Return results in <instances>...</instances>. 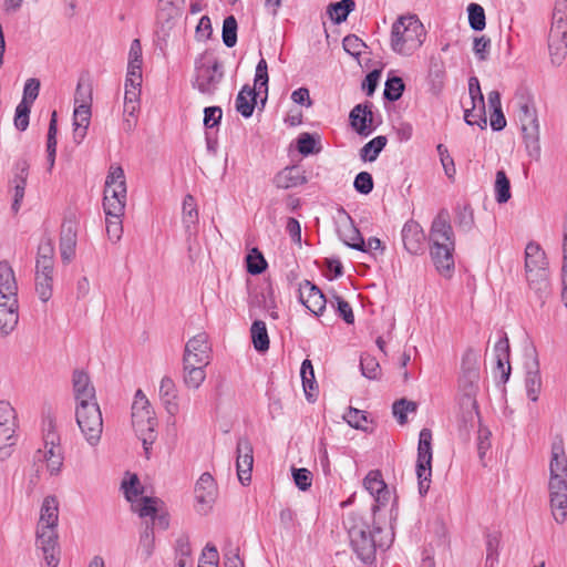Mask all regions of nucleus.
<instances>
[{"label": "nucleus", "instance_id": "f257e3e1", "mask_svg": "<svg viewBox=\"0 0 567 567\" xmlns=\"http://www.w3.org/2000/svg\"><path fill=\"white\" fill-rule=\"evenodd\" d=\"M548 491L554 519L563 524L567 518V455L561 437L551 443Z\"/></svg>", "mask_w": 567, "mask_h": 567}, {"label": "nucleus", "instance_id": "f03ea898", "mask_svg": "<svg viewBox=\"0 0 567 567\" xmlns=\"http://www.w3.org/2000/svg\"><path fill=\"white\" fill-rule=\"evenodd\" d=\"M59 502L55 496H47L40 508L37 525L35 545L42 551L43 559L49 567H56L60 563L58 546Z\"/></svg>", "mask_w": 567, "mask_h": 567}, {"label": "nucleus", "instance_id": "7ed1b4c3", "mask_svg": "<svg viewBox=\"0 0 567 567\" xmlns=\"http://www.w3.org/2000/svg\"><path fill=\"white\" fill-rule=\"evenodd\" d=\"M425 30L416 16H402L392 24L391 49L401 55H411L425 40Z\"/></svg>", "mask_w": 567, "mask_h": 567}, {"label": "nucleus", "instance_id": "20e7f679", "mask_svg": "<svg viewBox=\"0 0 567 567\" xmlns=\"http://www.w3.org/2000/svg\"><path fill=\"white\" fill-rule=\"evenodd\" d=\"M132 425L143 443L146 454L156 440L157 425L151 403L142 390H137L132 404Z\"/></svg>", "mask_w": 567, "mask_h": 567}, {"label": "nucleus", "instance_id": "39448f33", "mask_svg": "<svg viewBox=\"0 0 567 567\" xmlns=\"http://www.w3.org/2000/svg\"><path fill=\"white\" fill-rule=\"evenodd\" d=\"M127 189L124 169L111 165L105 179L103 208L106 216L123 217L126 206Z\"/></svg>", "mask_w": 567, "mask_h": 567}, {"label": "nucleus", "instance_id": "423d86ee", "mask_svg": "<svg viewBox=\"0 0 567 567\" xmlns=\"http://www.w3.org/2000/svg\"><path fill=\"white\" fill-rule=\"evenodd\" d=\"M518 120L526 151L530 157L538 159L542 151L539 120L536 106L530 99L522 97L518 101Z\"/></svg>", "mask_w": 567, "mask_h": 567}, {"label": "nucleus", "instance_id": "0eeeda50", "mask_svg": "<svg viewBox=\"0 0 567 567\" xmlns=\"http://www.w3.org/2000/svg\"><path fill=\"white\" fill-rule=\"evenodd\" d=\"M350 544L358 558L365 564L375 559L377 544L374 540V532L380 533L378 527H371L362 520L353 519L347 525Z\"/></svg>", "mask_w": 567, "mask_h": 567}, {"label": "nucleus", "instance_id": "6e6552de", "mask_svg": "<svg viewBox=\"0 0 567 567\" xmlns=\"http://www.w3.org/2000/svg\"><path fill=\"white\" fill-rule=\"evenodd\" d=\"M75 420L87 444L96 446L103 433V417L99 403L76 404Z\"/></svg>", "mask_w": 567, "mask_h": 567}, {"label": "nucleus", "instance_id": "1a4fd4ad", "mask_svg": "<svg viewBox=\"0 0 567 567\" xmlns=\"http://www.w3.org/2000/svg\"><path fill=\"white\" fill-rule=\"evenodd\" d=\"M480 383V367L477 355L473 350H467L462 358L458 389L466 399L467 404L476 409V394Z\"/></svg>", "mask_w": 567, "mask_h": 567}, {"label": "nucleus", "instance_id": "9d476101", "mask_svg": "<svg viewBox=\"0 0 567 567\" xmlns=\"http://www.w3.org/2000/svg\"><path fill=\"white\" fill-rule=\"evenodd\" d=\"M224 76L221 63L214 56H203L196 61L194 87L200 93L212 95Z\"/></svg>", "mask_w": 567, "mask_h": 567}, {"label": "nucleus", "instance_id": "9b49d317", "mask_svg": "<svg viewBox=\"0 0 567 567\" xmlns=\"http://www.w3.org/2000/svg\"><path fill=\"white\" fill-rule=\"evenodd\" d=\"M416 476L419 493L424 496L430 488L432 476V432L430 429H422L419 435Z\"/></svg>", "mask_w": 567, "mask_h": 567}, {"label": "nucleus", "instance_id": "f8f14e48", "mask_svg": "<svg viewBox=\"0 0 567 567\" xmlns=\"http://www.w3.org/2000/svg\"><path fill=\"white\" fill-rule=\"evenodd\" d=\"M17 415L14 409L7 401H0V460L11 455L16 444Z\"/></svg>", "mask_w": 567, "mask_h": 567}, {"label": "nucleus", "instance_id": "ddd939ff", "mask_svg": "<svg viewBox=\"0 0 567 567\" xmlns=\"http://www.w3.org/2000/svg\"><path fill=\"white\" fill-rule=\"evenodd\" d=\"M210 347L208 337L202 332L189 339L185 346L183 362L207 365L209 363Z\"/></svg>", "mask_w": 567, "mask_h": 567}, {"label": "nucleus", "instance_id": "4468645a", "mask_svg": "<svg viewBox=\"0 0 567 567\" xmlns=\"http://www.w3.org/2000/svg\"><path fill=\"white\" fill-rule=\"evenodd\" d=\"M237 476L243 485L251 481V470L254 464L252 445L247 437H239L237 441Z\"/></svg>", "mask_w": 567, "mask_h": 567}, {"label": "nucleus", "instance_id": "2eb2a0df", "mask_svg": "<svg viewBox=\"0 0 567 567\" xmlns=\"http://www.w3.org/2000/svg\"><path fill=\"white\" fill-rule=\"evenodd\" d=\"M183 225L187 236L189 257L193 258L196 250L193 241L197 236L198 210L195 198L189 194L183 200Z\"/></svg>", "mask_w": 567, "mask_h": 567}, {"label": "nucleus", "instance_id": "dca6fc26", "mask_svg": "<svg viewBox=\"0 0 567 567\" xmlns=\"http://www.w3.org/2000/svg\"><path fill=\"white\" fill-rule=\"evenodd\" d=\"M430 243L431 247L455 244L453 228L449 220V214L444 210L440 212L432 221Z\"/></svg>", "mask_w": 567, "mask_h": 567}, {"label": "nucleus", "instance_id": "f3484780", "mask_svg": "<svg viewBox=\"0 0 567 567\" xmlns=\"http://www.w3.org/2000/svg\"><path fill=\"white\" fill-rule=\"evenodd\" d=\"M159 499L155 497L144 496L141 498L136 505H133V511L138 513L140 517L147 518L150 517L152 523L151 527H158L161 529H166L169 525L168 516L165 513L158 512Z\"/></svg>", "mask_w": 567, "mask_h": 567}, {"label": "nucleus", "instance_id": "a211bd4d", "mask_svg": "<svg viewBox=\"0 0 567 567\" xmlns=\"http://www.w3.org/2000/svg\"><path fill=\"white\" fill-rule=\"evenodd\" d=\"M299 299L316 316L322 315L327 306V299L322 291L309 280L300 284Z\"/></svg>", "mask_w": 567, "mask_h": 567}, {"label": "nucleus", "instance_id": "6ab92c4d", "mask_svg": "<svg viewBox=\"0 0 567 567\" xmlns=\"http://www.w3.org/2000/svg\"><path fill=\"white\" fill-rule=\"evenodd\" d=\"M405 250L411 255H420L424 251L425 234L415 220H408L401 231Z\"/></svg>", "mask_w": 567, "mask_h": 567}, {"label": "nucleus", "instance_id": "aec40b11", "mask_svg": "<svg viewBox=\"0 0 567 567\" xmlns=\"http://www.w3.org/2000/svg\"><path fill=\"white\" fill-rule=\"evenodd\" d=\"M194 493L197 504L202 506L199 511L205 512L210 508L217 496L214 477L207 472L203 473L195 484Z\"/></svg>", "mask_w": 567, "mask_h": 567}, {"label": "nucleus", "instance_id": "412c9836", "mask_svg": "<svg viewBox=\"0 0 567 567\" xmlns=\"http://www.w3.org/2000/svg\"><path fill=\"white\" fill-rule=\"evenodd\" d=\"M72 384L76 404H89L90 402H97L95 388L86 372L82 370H75L72 377Z\"/></svg>", "mask_w": 567, "mask_h": 567}, {"label": "nucleus", "instance_id": "4be33fe9", "mask_svg": "<svg viewBox=\"0 0 567 567\" xmlns=\"http://www.w3.org/2000/svg\"><path fill=\"white\" fill-rule=\"evenodd\" d=\"M19 321V300H0V336H9Z\"/></svg>", "mask_w": 567, "mask_h": 567}, {"label": "nucleus", "instance_id": "5701e85b", "mask_svg": "<svg viewBox=\"0 0 567 567\" xmlns=\"http://www.w3.org/2000/svg\"><path fill=\"white\" fill-rule=\"evenodd\" d=\"M454 249L455 244L430 248V254L434 266L442 276L450 277L454 270Z\"/></svg>", "mask_w": 567, "mask_h": 567}, {"label": "nucleus", "instance_id": "b1692460", "mask_svg": "<svg viewBox=\"0 0 567 567\" xmlns=\"http://www.w3.org/2000/svg\"><path fill=\"white\" fill-rule=\"evenodd\" d=\"M0 300H18L16 274L7 260L0 261Z\"/></svg>", "mask_w": 567, "mask_h": 567}, {"label": "nucleus", "instance_id": "393cba45", "mask_svg": "<svg viewBox=\"0 0 567 567\" xmlns=\"http://www.w3.org/2000/svg\"><path fill=\"white\" fill-rule=\"evenodd\" d=\"M54 268L35 267V292L42 302H48L53 295Z\"/></svg>", "mask_w": 567, "mask_h": 567}, {"label": "nucleus", "instance_id": "a878e982", "mask_svg": "<svg viewBox=\"0 0 567 567\" xmlns=\"http://www.w3.org/2000/svg\"><path fill=\"white\" fill-rule=\"evenodd\" d=\"M349 118L351 126L358 134L362 136H368L371 133V123L373 114L368 105H355L351 110Z\"/></svg>", "mask_w": 567, "mask_h": 567}, {"label": "nucleus", "instance_id": "bb28decb", "mask_svg": "<svg viewBox=\"0 0 567 567\" xmlns=\"http://www.w3.org/2000/svg\"><path fill=\"white\" fill-rule=\"evenodd\" d=\"M494 353L496 359V368L501 372L502 383H506L511 375L509 364V342L507 336H504L495 343Z\"/></svg>", "mask_w": 567, "mask_h": 567}, {"label": "nucleus", "instance_id": "cd10ccee", "mask_svg": "<svg viewBox=\"0 0 567 567\" xmlns=\"http://www.w3.org/2000/svg\"><path fill=\"white\" fill-rule=\"evenodd\" d=\"M307 182L303 172L297 166H288L281 169L274 177V184L277 188L288 189L300 186Z\"/></svg>", "mask_w": 567, "mask_h": 567}, {"label": "nucleus", "instance_id": "c85d7f7f", "mask_svg": "<svg viewBox=\"0 0 567 567\" xmlns=\"http://www.w3.org/2000/svg\"><path fill=\"white\" fill-rule=\"evenodd\" d=\"M364 487L369 493L375 497L380 506H384L389 499L390 492L383 482L381 474L377 471L370 472L364 478Z\"/></svg>", "mask_w": 567, "mask_h": 567}, {"label": "nucleus", "instance_id": "c756f323", "mask_svg": "<svg viewBox=\"0 0 567 567\" xmlns=\"http://www.w3.org/2000/svg\"><path fill=\"white\" fill-rule=\"evenodd\" d=\"M159 398L166 411L171 415L178 412L177 390L174 381L169 377H164L159 384Z\"/></svg>", "mask_w": 567, "mask_h": 567}, {"label": "nucleus", "instance_id": "7c9ffc66", "mask_svg": "<svg viewBox=\"0 0 567 567\" xmlns=\"http://www.w3.org/2000/svg\"><path fill=\"white\" fill-rule=\"evenodd\" d=\"M548 268L546 255L536 243H529L525 248V270L526 272L538 271Z\"/></svg>", "mask_w": 567, "mask_h": 567}, {"label": "nucleus", "instance_id": "2f4dec72", "mask_svg": "<svg viewBox=\"0 0 567 567\" xmlns=\"http://www.w3.org/2000/svg\"><path fill=\"white\" fill-rule=\"evenodd\" d=\"M257 94V91L248 84L241 87L235 101L236 111L241 116L248 118L252 115Z\"/></svg>", "mask_w": 567, "mask_h": 567}, {"label": "nucleus", "instance_id": "473e14b6", "mask_svg": "<svg viewBox=\"0 0 567 567\" xmlns=\"http://www.w3.org/2000/svg\"><path fill=\"white\" fill-rule=\"evenodd\" d=\"M529 288L537 293L538 298L544 300L550 292L548 268L526 272Z\"/></svg>", "mask_w": 567, "mask_h": 567}, {"label": "nucleus", "instance_id": "72a5a7b5", "mask_svg": "<svg viewBox=\"0 0 567 567\" xmlns=\"http://www.w3.org/2000/svg\"><path fill=\"white\" fill-rule=\"evenodd\" d=\"M548 50L551 63L559 66L567 55V34L549 33Z\"/></svg>", "mask_w": 567, "mask_h": 567}, {"label": "nucleus", "instance_id": "f704fd0d", "mask_svg": "<svg viewBox=\"0 0 567 567\" xmlns=\"http://www.w3.org/2000/svg\"><path fill=\"white\" fill-rule=\"evenodd\" d=\"M185 0H159L158 19L169 23L183 14Z\"/></svg>", "mask_w": 567, "mask_h": 567}, {"label": "nucleus", "instance_id": "c9c22d12", "mask_svg": "<svg viewBox=\"0 0 567 567\" xmlns=\"http://www.w3.org/2000/svg\"><path fill=\"white\" fill-rule=\"evenodd\" d=\"M339 236L342 241L352 249L360 251V249L364 247V239L350 218L347 224L339 228Z\"/></svg>", "mask_w": 567, "mask_h": 567}, {"label": "nucleus", "instance_id": "e433bc0d", "mask_svg": "<svg viewBox=\"0 0 567 567\" xmlns=\"http://www.w3.org/2000/svg\"><path fill=\"white\" fill-rule=\"evenodd\" d=\"M76 234L72 226L63 227L60 238V254L62 261L69 264L75 255Z\"/></svg>", "mask_w": 567, "mask_h": 567}, {"label": "nucleus", "instance_id": "4c0bfd02", "mask_svg": "<svg viewBox=\"0 0 567 567\" xmlns=\"http://www.w3.org/2000/svg\"><path fill=\"white\" fill-rule=\"evenodd\" d=\"M184 363V383L189 389H198L206 379V372L204 368L198 363Z\"/></svg>", "mask_w": 567, "mask_h": 567}, {"label": "nucleus", "instance_id": "58836bf2", "mask_svg": "<svg viewBox=\"0 0 567 567\" xmlns=\"http://www.w3.org/2000/svg\"><path fill=\"white\" fill-rule=\"evenodd\" d=\"M525 386L527 396L532 401L536 402L542 389V378L538 368V361L536 359L533 362V367L526 373Z\"/></svg>", "mask_w": 567, "mask_h": 567}, {"label": "nucleus", "instance_id": "ea45409f", "mask_svg": "<svg viewBox=\"0 0 567 567\" xmlns=\"http://www.w3.org/2000/svg\"><path fill=\"white\" fill-rule=\"evenodd\" d=\"M250 333L254 348L257 351L265 352L269 349V337L264 321L255 320L251 324Z\"/></svg>", "mask_w": 567, "mask_h": 567}, {"label": "nucleus", "instance_id": "a19ab883", "mask_svg": "<svg viewBox=\"0 0 567 567\" xmlns=\"http://www.w3.org/2000/svg\"><path fill=\"white\" fill-rule=\"evenodd\" d=\"M35 267L54 268V245L50 238L40 241Z\"/></svg>", "mask_w": 567, "mask_h": 567}, {"label": "nucleus", "instance_id": "79ce46f5", "mask_svg": "<svg viewBox=\"0 0 567 567\" xmlns=\"http://www.w3.org/2000/svg\"><path fill=\"white\" fill-rule=\"evenodd\" d=\"M154 548H155V536H154L153 527H151L150 523L146 522L144 530L141 533V536H140L137 553L144 560H146L153 555Z\"/></svg>", "mask_w": 567, "mask_h": 567}, {"label": "nucleus", "instance_id": "37998d69", "mask_svg": "<svg viewBox=\"0 0 567 567\" xmlns=\"http://www.w3.org/2000/svg\"><path fill=\"white\" fill-rule=\"evenodd\" d=\"M386 137L385 136H377L369 141L361 150H360V157L364 162H373L378 158L381 151L386 145Z\"/></svg>", "mask_w": 567, "mask_h": 567}, {"label": "nucleus", "instance_id": "c03bdc74", "mask_svg": "<svg viewBox=\"0 0 567 567\" xmlns=\"http://www.w3.org/2000/svg\"><path fill=\"white\" fill-rule=\"evenodd\" d=\"M355 3L353 0H341L339 2L331 3L328 7V13L334 23H341L347 20L349 13L353 11Z\"/></svg>", "mask_w": 567, "mask_h": 567}, {"label": "nucleus", "instance_id": "a18cd8bd", "mask_svg": "<svg viewBox=\"0 0 567 567\" xmlns=\"http://www.w3.org/2000/svg\"><path fill=\"white\" fill-rule=\"evenodd\" d=\"M494 189L497 203L504 204L511 199V182L503 169L496 172Z\"/></svg>", "mask_w": 567, "mask_h": 567}, {"label": "nucleus", "instance_id": "49530a36", "mask_svg": "<svg viewBox=\"0 0 567 567\" xmlns=\"http://www.w3.org/2000/svg\"><path fill=\"white\" fill-rule=\"evenodd\" d=\"M300 375L302 379L305 394L308 400H311L313 398L312 391H315L317 386L313 367L309 359L303 360V362L301 363Z\"/></svg>", "mask_w": 567, "mask_h": 567}, {"label": "nucleus", "instance_id": "de8ad7c7", "mask_svg": "<svg viewBox=\"0 0 567 567\" xmlns=\"http://www.w3.org/2000/svg\"><path fill=\"white\" fill-rule=\"evenodd\" d=\"M549 33L567 34V13L565 2L557 3Z\"/></svg>", "mask_w": 567, "mask_h": 567}, {"label": "nucleus", "instance_id": "09e8293b", "mask_svg": "<svg viewBox=\"0 0 567 567\" xmlns=\"http://www.w3.org/2000/svg\"><path fill=\"white\" fill-rule=\"evenodd\" d=\"M122 489L126 499L132 503V506L141 502V499H137V496L142 494V487L135 474L131 475L127 481L122 482Z\"/></svg>", "mask_w": 567, "mask_h": 567}, {"label": "nucleus", "instance_id": "8fccbe9b", "mask_svg": "<svg viewBox=\"0 0 567 567\" xmlns=\"http://www.w3.org/2000/svg\"><path fill=\"white\" fill-rule=\"evenodd\" d=\"M329 303L337 310L338 315L346 321V323L352 324L354 322L352 307L348 301L338 295H333Z\"/></svg>", "mask_w": 567, "mask_h": 567}, {"label": "nucleus", "instance_id": "3c124183", "mask_svg": "<svg viewBox=\"0 0 567 567\" xmlns=\"http://www.w3.org/2000/svg\"><path fill=\"white\" fill-rule=\"evenodd\" d=\"M221 38L227 48H233L237 43V21L234 16L225 18Z\"/></svg>", "mask_w": 567, "mask_h": 567}, {"label": "nucleus", "instance_id": "603ef678", "mask_svg": "<svg viewBox=\"0 0 567 567\" xmlns=\"http://www.w3.org/2000/svg\"><path fill=\"white\" fill-rule=\"evenodd\" d=\"M403 80L399 76L389 78L385 82L384 87V97L388 101L395 102L398 101L404 91Z\"/></svg>", "mask_w": 567, "mask_h": 567}, {"label": "nucleus", "instance_id": "864d4df0", "mask_svg": "<svg viewBox=\"0 0 567 567\" xmlns=\"http://www.w3.org/2000/svg\"><path fill=\"white\" fill-rule=\"evenodd\" d=\"M247 261V271L251 275L261 274L266 267L267 262L262 256V254L257 249L252 248L246 258Z\"/></svg>", "mask_w": 567, "mask_h": 567}, {"label": "nucleus", "instance_id": "5fc2aeb1", "mask_svg": "<svg viewBox=\"0 0 567 567\" xmlns=\"http://www.w3.org/2000/svg\"><path fill=\"white\" fill-rule=\"evenodd\" d=\"M268 66L265 59H260L256 66L254 87L255 91L259 94L264 89L265 93L268 92Z\"/></svg>", "mask_w": 567, "mask_h": 567}, {"label": "nucleus", "instance_id": "6e6d98bb", "mask_svg": "<svg viewBox=\"0 0 567 567\" xmlns=\"http://www.w3.org/2000/svg\"><path fill=\"white\" fill-rule=\"evenodd\" d=\"M467 11L471 28L475 31H482L486 25L483 7L477 3H471Z\"/></svg>", "mask_w": 567, "mask_h": 567}, {"label": "nucleus", "instance_id": "4d7b16f0", "mask_svg": "<svg viewBox=\"0 0 567 567\" xmlns=\"http://www.w3.org/2000/svg\"><path fill=\"white\" fill-rule=\"evenodd\" d=\"M142 45L138 39H134L131 43L128 52V64L127 70L130 71H142Z\"/></svg>", "mask_w": 567, "mask_h": 567}, {"label": "nucleus", "instance_id": "13d9d810", "mask_svg": "<svg viewBox=\"0 0 567 567\" xmlns=\"http://www.w3.org/2000/svg\"><path fill=\"white\" fill-rule=\"evenodd\" d=\"M392 410L398 422L400 424H404L406 422V413L414 412L416 410V403L408 401L406 399H401L393 403Z\"/></svg>", "mask_w": 567, "mask_h": 567}, {"label": "nucleus", "instance_id": "bf43d9fd", "mask_svg": "<svg viewBox=\"0 0 567 567\" xmlns=\"http://www.w3.org/2000/svg\"><path fill=\"white\" fill-rule=\"evenodd\" d=\"M563 289H561V299L565 306L567 307V216L564 219L563 224Z\"/></svg>", "mask_w": 567, "mask_h": 567}, {"label": "nucleus", "instance_id": "052dcab7", "mask_svg": "<svg viewBox=\"0 0 567 567\" xmlns=\"http://www.w3.org/2000/svg\"><path fill=\"white\" fill-rule=\"evenodd\" d=\"M360 368L362 374L370 380H375L380 373V364L371 355H361Z\"/></svg>", "mask_w": 567, "mask_h": 567}, {"label": "nucleus", "instance_id": "680f3d73", "mask_svg": "<svg viewBox=\"0 0 567 567\" xmlns=\"http://www.w3.org/2000/svg\"><path fill=\"white\" fill-rule=\"evenodd\" d=\"M40 91V81L35 78L28 79L23 87V97L20 103L31 106L37 100Z\"/></svg>", "mask_w": 567, "mask_h": 567}, {"label": "nucleus", "instance_id": "e2e57ef3", "mask_svg": "<svg viewBox=\"0 0 567 567\" xmlns=\"http://www.w3.org/2000/svg\"><path fill=\"white\" fill-rule=\"evenodd\" d=\"M355 190L360 194L368 195L373 189V178L368 172L359 173L353 182Z\"/></svg>", "mask_w": 567, "mask_h": 567}, {"label": "nucleus", "instance_id": "0e129e2a", "mask_svg": "<svg viewBox=\"0 0 567 567\" xmlns=\"http://www.w3.org/2000/svg\"><path fill=\"white\" fill-rule=\"evenodd\" d=\"M74 103H75V106L83 104L86 107H91L92 89H91L90 84H84L82 82L78 83L75 94H74Z\"/></svg>", "mask_w": 567, "mask_h": 567}, {"label": "nucleus", "instance_id": "69168bd1", "mask_svg": "<svg viewBox=\"0 0 567 567\" xmlns=\"http://www.w3.org/2000/svg\"><path fill=\"white\" fill-rule=\"evenodd\" d=\"M343 419L350 426L361 430L365 429L364 423L368 421L365 413L354 408H349L348 412L343 415Z\"/></svg>", "mask_w": 567, "mask_h": 567}, {"label": "nucleus", "instance_id": "338daca9", "mask_svg": "<svg viewBox=\"0 0 567 567\" xmlns=\"http://www.w3.org/2000/svg\"><path fill=\"white\" fill-rule=\"evenodd\" d=\"M30 165L27 159H19L14 168V177L12 179L13 187L17 185L27 186Z\"/></svg>", "mask_w": 567, "mask_h": 567}, {"label": "nucleus", "instance_id": "774afa93", "mask_svg": "<svg viewBox=\"0 0 567 567\" xmlns=\"http://www.w3.org/2000/svg\"><path fill=\"white\" fill-rule=\"evenodd\" d=\"M292 476L296 485L301 491H307L311 486L312 474L307 468H293Z\"/></svg>", "mask_w": 567, "mask_h": 567}]
</instances>
